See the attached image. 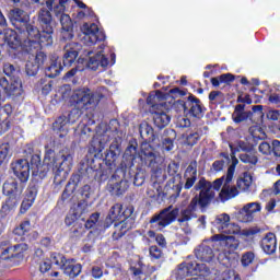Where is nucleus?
Instances as JSON below:
<instances>
[{
	"label": "nucleus",
	"instance_id": "obj_59",
	"mask_svg": "<svg viewBox=\"0 0 280 280\" xmlns=\"http://www.w3.org/2000/svg\"><path fill=\"white\" fill-rule=\"evenodd\" d=\"M237 163H240V160H237L235 155H232V164L228 167V173H226L228 183H231V180H233V176H235V167H237Z\"/></svg>",
	"mask_w": 280,
	"mask_h": 280
},
{
	"label": "nucleus",
	"instance_id": "obj_10",
	"mask_svg": "<svg viewBox=\"0 0 280 280\" xmlns=\"http://www.w3.org/2000/svg\"><path fill=\"white\" fill-rule=\"evenodd\" d=\"M70 102L78 110H89L97 106L95 94L88 93L85 90H75L70 97Z\"/></svg>",
	"mask_w": 280,
	"mask_h": 280
},
{
	"label": "nucleus",
	"instance_id": "obj_20",
	"mask_svg": "<svg viewBox=\"0 0 280 280\" xmlns=\"http://www.w3.org/2000/svg\"><path fill=\"white\" fill-rule=\"evenodd\" d=\"M9 20L14 25L15 30L19 31V27H23L24 25H27L30 23V15L25 10L15 7L10 10L9 12Z\"/></svg>",
	"mask_w": 280,
	"mask_h": 280
},
{
	"label": "nucleus",
	"instance_id": "obj_2",
	"mask_svg": "<svg viewBox=\"0 0 280 280\" xmlns=\"http://www.w3.org/2000/svg\"><path fill=\"white\" fill-rule=\"evenodd\" d=\"M192 191H199L189 202L186 209L182 210L180 218L177 222L183 224V222H189L194 218L195 211L198 207L201 211L208 209L213 202V192L211 191V184L207 182V178L201 177L198 183L194 186Z\"/></svg>",
	"mask_w": 280,
	"mask_h": 280
},
{
	"label": "nucleus",
	"instance_id": "obj_64",
	"mask_svg": "<svg viewBox=\"0 0 280 280\" xmlns=\"http://www.w3.org/2000/svg\"><path fill=\"white\" fill-rule=\"evenodd\" d=\"M221 279L222 280H242V278H240V275H235L234 270L223 271L221 275Z\"/></svg>",
	"mask_w": 280,
	"mask_h": 280
},
{
	"label": "nucleus",
	"instance_id": "obj_27",
	"mask_svg": "<svg viewBox=\"0 0 280 280\" xmlns=\"http://www.w3.org/2000/svg\"><path fill=\"white\" fill-rule=\"evenodd\" d=\"M4 196H7V199L2 203V207L0 210L1 219L10 215V211H12V209H16V207H19V202L21 201V197H16L13 195H4Z\"/></svg>",
	"mask_w": 280,
	"mask_h": 280
},
{
	"label": "nucleus",
	"instance_id": "obj_8",
	"mask_svg": "<svg viewBox=\"0 0 280 280\" xmlns=\"http://www.w3.org/2000/svg\"><path fill=\"white\" fill-rule=\"evenodd\" d=\"M139 154V142L137 139L132 138L129 141L128 147L122 155V161L116 170V174H121L122 178H126V172L135 166V161Z\"/></svg>",
	"mask_w": 280,
	"mask_h": 280
},
{
	"label": "nucleus",
	"instance_id": "obj_44",
	"mask_svg": "<svg viewBox=\"0 0 280 280\" xmlns=\"http://www.w3.org/2000/svg\"><path fill=\"white\" fill-rule=\"evenodd\" d=\"M50 261L55 266H58L61 270L65 268L66 264L69 261L67 257H65L63 254H60L58 252H54L50 254Z\"/></svg>",
	"mask_w": 280,
	"mask_h": 280
},
{
	"label": "nucleus",
	"instance_id": "obj_24",
	"mask_svg": "<svg viewBox=\"0 0 280 280\" xmlns=\"http://www.w3.org/2000/svg\"><path fill=\"white\" fill-rule=\"evenodd\" d=\"M135 225L132 223H128L127 221L120 220L119 222L114 224V232L112 234V240L114 242H119L124 235L128 233V231H132Z\"/></svg>",
	"mask_w": 280,
	"mask_h": 280
},
{
	"label": "nucleus",
	"instance_id": "obj_9",
	"mask_svg": "<svg viewBox=\"0 0 280 280\" xmlns=\"http://www.w3.org/2000/svg\"><path fill=\"white\" fill-rule=\"evenodd\" d=\"M178 218V208L172 209V206L160 211L159 214H154L150 219L151 229H156V231H161L165 229V226H170L172 222L176 221Z\"/></svg>",
	"mask_w": 280,
	"mask_h": 280
},
{
	"label": "nucleus",
	"instance_id": "obj_32",
	"mask_svg": "<svg viewBox=\"0 0 280 280\" xmlns=\"http://www.w3.org/2000/svg\"><path fill=\"white\" fill-rule=\"evenodd\" d=\"M238 194L240 191L237 190V188L235 186L231 187V182H228L225 177L224 185L219 194L220 200L222 202H226V200H231V198H235V196H237Z\"/></svg>",
	"mask_w": 280,
	"mask_h": 280
},
{
	"label": "nucleus",
	"instance_id": "obj_5",
	"mask_svg": "<svg viewBox=\"0 0 280 280\" xmlns=\"http://www.w3.org/2000/svg\"><path fill=\"white\" fill-rule=\"evenodd\" d=\"M172 110H175V113H178L179 115H188L196 119H202L205 113H207V107L202 105L200 98L189 93V96L175 101L172 105Z\"/></svg>",
	"mask_w": 280,
	"mask_h": 280
},
{
	"label": "nucleus",
	"instance_id": "obj_53",
	"mask_svg": "<svg viewBox=\"0 0 280 280\" xmlns=\"http://www.w3.org/2000/svg\"><path fill=\"white\" fill-rule=\"evenodd\" d=\"M201 137H202L201 130H197L192 133H189L186 137V145H190V148H194V145H196V143L200 141Z\"/></svg>",
	"mask_w": 280,
	"mask_h": 280
},
{
	"label": "nucleus",
	"instance_id": "obj_61",
	"mask_svg": "<svg viewBox=\"0 0 280 280\" xmlns=\"http://www.w3.org/2000/svg\"><path fill=\"white\" fill-rule=\"evenodd\" d=\"M10 154V144L9 142L0 144V165H3L8 161Z\"/></svg>",
	"mask_w": 280,
	"mask_h": 280
},
{
	"label": "nucleus",
	"instance_id": "obj_17",
	"mask_svg": "<svg viewBox=\"0 0 280 280\" xmlns=\"http://www.w3.org/2000/svg\"><path fill=\"white\" fill-rule=\"evenodd\" d=\"M259 211H261V203L249 202L238 211V220L244 224L253 222L255 220V213H259Z\"/></svg>",
	"mask_w": 280,
	"mask_h": 280
},
{
	"label": "nucleus",
	"instance_id": "obj_29",
	"mask_svg": "<svg viewBox=\"0 0 280 280\" xmlns=\"http://www.w3.org/2000/svg\"><path fill=\"white\" fill-rule=\"evenodd\" d=\"M25 187L19 185V182H5L2 186V194L4 196H15L21 198Z\"/></svg>",
	"mask_w": 280,
	"mask_h": 280
},
{
	"label": "nucleus",
	"instance_id": "obj_7",
	"mask_svg": "<svg viewBox=\"0 0 280 280\" xmlns=\"http://www.w3.org/2000/svg\"><path fill=\"white\" fill-rule=\"evenodd\" d=\"M30 246L25 243H20L13 246L0 245V261H9L10 266H19L25 257V252Z\"/></svg>",
	"mask_w": 280,
	"mask_h": 280
},
{
	"label": "nucleus",
	"instance_id": "obj_26",
	"mask_svg": "<svg viewBox=\"0 0 280 280\" xmlns=\"http://www.w3.org/2000/svg\"><path fill=\"white\" fill-rule=\"evenodd\" d=\"M260 246L267 255H273L277 252V235L269 232L260 242Z\"/></svg>",
	"mask_w": 280,
	"mask_h": 280
},
{
	"label": "nucleus",
	"instance_id": "obj_16",
	"mask_svg": "<svg viewBox=\"0 0 280 280\" xmlns=\"http://www.w3.org/2000/svg\"><path fill=\"white\" fill-rule=\"evenodd\" d=\"M80 49H82V45L80 43H68L63 47V57H62V66L61 67H73L75 60H78V56H80Z\"/></svg>",
	"mask_w": 280,
	"mask_h": 280
},
{
	"label": "nucleus",
	"instance_id": "obj_28",
	"mask_svg": "<svg viewBox=\"0 0 280 280\" xmlns=\"http://www.w3.org/2000/svg\"><path fill=\"white\" fill-rule=\"evenodd\" d=\"M108 65H109L108 58L102 55V52H97L95 56L90 57L86 63V67L88 69H91V71H97L100 67H103V69H106Z\"/></svg>",
	"mask_w": 280,
	"mask_h": 280
},
{
	"label": "nucleus",
	"instance_id": "obj_25",
	"mask_svg": "<svg viewBox=\"0 0 280 280\" xmlns=\"http://www.w3.org/2000/svg\"><path fill=\"white\" fill-rule=\"evenodd\" d=\"M130 187V182L128 179H120L119 182L107 184V191L110 196H124Z\"/></svg>",
	"mask_w": 280,
	"mask_h": 280
},
{
	"label": "nucleus",
	"instance_id": "obj_22",
	"mask_svg": "<svg viewBox=\"0 0 280 280\" xmlns=\"http://www.w3.org/2000/svg\"><path fill=\"white\" fill-rule=\"evenodd\" d=\"M61 270H63V275L68 277V279H78V277L82 275V264L78 262L75 258H68V261Z\"/></svg>",
	"mask_w": 280,
	"mask_h": 280
},
{
	"label": "nucleus",
	"instance_id": "obj_1",
	"mask_svg": "<svg viewBox=\"0 0 280 280\" xmlns=\"http://www.w3.org/2000/svg\"><path fill=\"white\" fill-rule=\"evenodd\" d=\"M117 152H119V144L113 142L106 151L104 160L93 161L92 165L85 168L88 178L96 180V183H106L114 172L113 176L121 174L117 173L116 161L119 156Z\"/></svg>",
	"mask_w": 280,
	"mask_h": 280
},
{
	"label": "nucleus",
	"instance_id": "obj_37",
	"mask_svg": "<svg viewBox=\"0 0 280 280\" xmlns=\"http://www.w3.org/2000/svg\"><path fill=\"white\" fill-rule=\"evenodd\" d=\"M54 18L51 16V12L47 9H40L38 13V23L42 28H54L51 25Z\"/></svg>",
	"mask_w": 280,
	"mask_h": 280
},
{
	"label": "nucleus",
	"instance_id": "obj_12",
	"mask_svg": "<svg viewBox=\"0 0 280 280\" xmlns=\"http://www.w3.org/2000/svg\"><path fill=\"white\" fill-rule=\"evenodd\" d=\"M81 30L84 34L83 39L85 45H97V43H104L106 40V33L100 30V26L95 23H84Z\"/></svg>",
	"mask_w": 280,
	"mask_h": 280
},
{
	"label": "nucleus",
	"instance_id": "obj_41",
	"mask_svg": "<svg viewBox=\"0 0 280 280\" xmlns=\"http://www.w3.org/2000/svg\"><path fill=\"white\" fill-rule=\"evenodd\" d=\"M121 218L124 222H128L129 224H133L137 222V213H135V206H122Z\"/></svg>",
	"mask_w": 280,
	"mask_h": 280
},
{
	"label": "nucleus",
	"instance_id": "obj_45",
	"mask_svg": "<svg viewBox=\"0 0 280 280\" xmlns=\"http://www.w3.org/2000/svg\"><path fill=\"white\" fill-rule=\"evenodd\" d=\"M223 242L228 253H235V250L240 248V240L235 236H225Z\"/></svg>",
	"mask_w": 280,
	"mask_h": 280
},
{
	"label": "nucleus",
	"instance_id": "obj_58",
	"mask_svg": "<svg viewBox=\"0 0 280 280\" xmlns=\"http://www.w3.org/2000/svg\"><path fill=\"white\" fill-rule=\"evenodd\" d=\"M59 21L62 30H73V21L71 20V16H69V14L61 13Z\"/></svg>",
	"mask_w": 280,
	"mask_h": 280
},
{
	"label": "nucleus",
	"instance_id": "obj_56",
	"mask_svg": "<svg viewBox=\"0 0 280 280\" xmlns=\"http://www.w3.org/2000/svg\"><path fill=\"white\" fill-rule=\"evenodd\" d=\"M253 115V112H234L232 114V119L234 124H242V121H246Z\"/></svg>",
	"mask_w": 280,
	"mask_h": 280
},
{
	"label": "nucleus",
	"instance_id": "obj_55",
	"mask_svg": "<svg viewBox=\"0 0 280 280\" xmlns=\"http://www.w3.org/2000/svg\"><path fill=\"white\" fill-rule=\"evenodd\" d=\"M148 235L151 238H155L158 246H160L161 248H167V241L165 240V236L163 234H156V232L150 230L148 232Z\"/></svg>",
	"mask_w": 280,
	"mask_h": 280
},
{
	"label": "nucleus",
	"instance_id": "obj_49",
	"mask_svg": "<svg viewBox=\"0 0 280 280\" xmlns=\"http://www.w3.org/2000/svg\"><path fill=\"white\" fill-rule=\"evenodd\" d=\"M101 215L102 214L100 212L92 213L83 225L85 226V230L91 231V229H95L96 224L100 222Z\"/></svg>",
	"mask_w": 280,
	"mask_h": 280
},
{
	"label": "nucleus",
	"instance_id": "obj_4",
	"mask_svg": "<svg viewBox=\"0 0 280 280\" xmlns=\"http://www.w3.org/2000/svg\"><path fill=\"white\" fill-rule=\"evenodd\" d=\"M140 137L143 139L141 143V149L139 153L140 167H156L159 165V154H156V149L150 145V143H154L156 140V136L154 135V128L150 125H145L144 127H140Z\"/></svg>",
	"mask_w": 280,
	"mask_h": 280
},
{
	"label": "nucleus",
	"instance_id": "obj_11",
	"mask_svg": "<svg viewBox=\"0 0 280 280\" xmlns=\"http://www.w3.org/2000/svg\"><path fill=\"white\" fill-rule=\"evenodd\" d=\"M21 95H23V85H21V82L16 80L8 81L5 78L0 79V106L8 97L15 100V97H21Z\"/></svg>",
	"mask_w": 280,
	"mask_h": 280
},
{
	"label": "nucleus",
	"instance_id": "obj_15",
	"mask_svg": "<svg viewBox=\"0 0 280 280\" xmlns=\"http://www.w3.org/2000/svg\"><path fill=\"white\" fill-rule=\"evenodd\" d=\"M194 253L199 261H205L206 264L213 261L215 258V253L213 252V241H203L195 248Z\"/></svg>",
	"mask_w": 280,
	"mask_h": 280
},
{
	"label": "nucleus",
	"instance_id": "obj_57",
	"mask_svg": "<svg viewBox=\"0 0 280 280\" xmlns=\"http://www.w3.org/2000/svg\"><path fill=\"white\" fill-rule=\"evenodd\" d=\"M25 71L27 75L34 77L38 75V71H40V68L39 66H37V63H35V61L30 60L26 62Z\"/></svg>",
	"mask_w": 280,
	"mask_h": 280
},
{
	"label": "nucleus",
	"instance_id": "obj_36",
	"mask_svg": "<svg viewBox=\"0 0 280 280\" xmlns=\"http://www.w3.org/2000/svg\"><path fill=\"white\" fill-rule=\"evenodd\" d=\"M176 140V130L166 129L164 130V138L162 140V150L172 152L174 150V141Z\"/></svg>",
	"mask_w": 280,
	"mask_h": 280
},
{
	"label": "nucleus",
	"instance_id": "obj_40",
	"mask_svg": "<svg viewBox=\"0 0 280 280\" xmlns=\"http://www.w3.org/2000/svg\"><path fill=\"white\" fill-rule=\"evenodd\" d=\"M4 42L11 49H19V47H23V42L21 43L19 34H16L14 31H11L4 35Z\"/></svg>",
	"mask_w": 280,
	"mask_h": 280
},
{
	"label": "nucleus",
	"instance_id": "obj_18",
	"mask_svg": "<svg viewBox=\"0 0 280 280\" xmlns=\"http://www.w3.org/2000/svg\"><path fill=\"white\" fill-rule=\"evenodd\" d=\"M11 170L20 182L27 183V180H30V170L32 168L27 160H18L15 163L11 164Z\"/></svg>",
	"mask_w": 280,
	"mask_h": 280
},
{
	"label": "nucleus",
	"instance_id": "obj_30",
	"mask_svg": "<svg viewBox=\"0 0 280 280\" xmlns=\"http://www.w3.org/2000/svg\"><path fill=\"white\" fill-rule=\"evenodd\" d=\"M121 211H124V205L119 202L110 207L109 212L105 219L107 226L115 224V222L121 221Z\"/></svg>",
	"mask_w": 280,
	"mask_h": 280
},
{
	"label": "nucleus",
	"instance_id": "obj_31",
	"mask_svg": "<svg viewBox=\"0 0 280 280\" xmlns=\"http://www.w3.org/2000/svg\"><path fill=\"white\" fill-rule=\"evenodd\" d=\"M154 94H149V96L147 97V104L149 106H154V105H159V104H164L165 106V100H167V97H170V95H172L168 92H163L161 90H156L155 92H153Z\"/></svg>",
	"mask_w": 280,
	"mask_h": 280
},
{
	"label": "nucleus",
	"instance_id": "obj_34",
	"mask_svg": "<svg viewBox=\"0 0 280 280\" xmlns=\"http://www.w3.org/2000/svg\"><path fill=\"white\" fill-rule=\"evenodd\" d=\"M18 32L20 34H26V40H38V36H40L38 27L32 25L30 22L19 27Z\"/></svg>",
	"mask_w": 280,
	"mask_h": 280
},
{
	"label": "nucleus",
	"instance_id": "obj_63",
	"mask_svg": "<svg viewBox=\"0 0 280 280\" xmlns=\"http://www.w3.org/2000/svg\"><path fill=\"white\" fill-rule=\"evenodd\" d=\"M255 261V253L253 252H246L242 255L241 264L244 266V268L250 266Z\"/></svg>",
	"mask_w": 280,
	"mask_h": 280
},
{
	"label": "nucleus",
	"instance_id": "obj_50",
	"mask_svg": "<svg viewBox=\"0 0 280 280\" xmlns=\"http://www.w3.org/2000/svg\"><path fill=\"white\" fill-rule=\"evenodd\" d=\"M208 100L211 104L220 105L224 102V93L222 91H211Z\"/></svg>",
	"mask_w": 280,
	"mask_h": 280
},
{
	"label": "nucleus",
	"instance_id": "obj_54",
	"mask_svg": "<svg viewBox=\"0 0 280 280\" xmlns=\"http://www.w3.org/2000/svg\"><path fill=\"white\" fill-rule=\"evenodd\" d=\"M12 115H7L3 118H0V137L1 135H5L8 130L12 128V119H10Z\"/></svg>",
	"mask_w": 280,
	"mask_h": 280
},
{
	"label": "nucleus",
	"instance_id": "obj_6",
	"mask_svg": "<svg viewBox=\"0 0 280 280\" xmlns=\"http://www.w3.org/2000/svg\"><path fill=\"white\" fill-rule=\"evenodd\" d=\"M54 45V28H42L37 40L24 39L22 49L26 54H33V51H40L43 47H51Z\"/></svg>",
	"mask_w": 280,
	"mask_h": 280
},
{
	"label": "nucleus",
	"instance_id": "obj_33",
	"mask_svg": "<svg viewBox=\"0 0 280 280\" xmlns=\"http://www.w3.org/2000/svg\"><path fill=\"white\" fill-rule=\"evenodd\" d=\"M40 163V154L35 153L31 156L32 176H34V178H36L37 180H44L45 178L40 175V171L43 170V164Z\"/></svg>",
	"mask_w": 280,
	"mask_h": 280
},
{
	"label": "nucleus",
	"instance_id": "obj_47",
	"mask_svg": "<svg viewBox=\"0 0 280 280\" xmlns=\"http://www.w3.org/2000/svg\"><path fill=\"white\" fill-rule=\"evenodd\" d=\"M230 150L232 154H235V152H250L253 150V145L244 140H240L236 148H233V144H230Z\"/></svg>",
	"mask_w": 280,
	"mask_h": 280
},
{
	"label": "nucleus",
	"instance_id": "obj_43",
	"mask_svg": "<svg viewBox=\"0 0 280 280\" xmlns=\"http://www.w3.org/2000/svg\"><path fill=\"white\" fill-rule=\"evenodd\" d=\"M238 159L242 163H246L248 165H256L257 163H259L257 152H255L254 150L240 154Z\"/></svg>",
	"mask_w": 280,
	"mask_h": 280
},
{
	"label": "nucleus",
	"instance_id": "obj_38",
	"mask_svg": "<svg viewBox=\"0 0 280 280\" xmlns=\"http://www.w3.org/2000/svg\"><path fill=\"white\" fill-rule=\"evenodd\" d=\"M32 230L30 220L22 221L19 226L13 230V234L20 237L21 242H25V235Z\"/></svg>",
	"mask_w": 280,
	"mask_h": 280
},
{
	"label": "nucleus",
	"instance_id": "obj_13",
	"mask_svg": "<svg viewBox=\"0 0 280 280\" xmlns=\"http://www.w3.org/2000/svg\"><path fill=\"white\" fill-rule=\"evenodd\" d=\"M212 226L218 233H224L225 235H237L240 233V225L231 223V215L226 213L217 215Z\"/></svg>",
	"mask_w": 280,
	"mask_h": 280
},
{
	"label": "nucleus",
	"instance_id": "obj_39",
	"mask_svg": "<svg viewBox=\"0 0 280 280\" xmlns=\"http://www.w3.org/2000/svg\"><path fill=\"white\" fill-rule=\"evenodd\" d=\"M62 71V63L58 62V59H51L49 67L45 69V75L47 78H58Z\"/></svg>",
	"mask_w": 280,
	"mask_h": 280
},
{
	"label": "nucleus",
	"instance_id": "obj_42",
	"mask_svg": "<svg viewBox=\"0 0 280 280\" xmlns=\"http://www.w3.org/2000/svg\"><path fill=\"white\" fill-rule=\"evenodd\" d=\"M86 234V228L80 222H75L69 231L71 240H81Z\"/></svg>",
	"mask_w": 280,
	"mask_h": 280
},
{
	"label": "nucleus",
	"instance_id": "obj_51",
	"mask_svg": "<svg viewBox=\"0 0 280 280\" xmlns=\"http://www.w3.org/2000/svg\"><path fill=\"white\" fill-rule=\"evenodd\" d=\"M105 144L102 140L93 138L90 144V152L94 154H101L104 151Z\"/></svg>",
	"mask_w": 280,
	"mask_h": 280
},
{
	"label": "nucleus",
	"instance_id": "obj_60",
	"mask_svg": "<svg viewBox=\"0 0 280 280\" xmlns=\"http://www.w3.org/2000/svg\"><path fill=\"white\" fill-rule=\"evenodd\" d=\"M32 54H36L33 60L35 61V65L39 66V69H43V67H45V62H47V54L40 50L33 51Z\"/></svg>",
	"mask_w": 280,
	"mask_h": 280
},
{
	"label": "nucleus",
	"instance_id": "obj_46",
	"mask_svg": "<svg viewBox=\"0 0 280 280\" xmlns=\"http://www.w3.org/2000/svg\"><path fill=\"white\" fill-rule=\"evenodd\" d=\"M174 275L176 280H183L186 277H190L191 273H189V269L187 268V261L179 264Z\"/></svg>",
	"mask_w": 280,
	"mask_h": 280
},
{
	"label": "nucleus",
	"instance_id": "obj_35",
	"mask_svg": "<svg viewBox=\"0 0 280 280\" xmlns=\"http://www.w3.org/2000/svg\"><path fill=\"white\" fill-rule=\"evenodd\" d=\"M186 268H188V272L190 276L198 275L202 272V275H211V268L206 264H198L196 261H186Z\"/></svg>",
	"mask_w": 280,
	"mask_h": 280
},
{
	"label": "nucleus",
	"instance_id": "obj_52",
	"mask_svg": "<svg viewBox=\"0 0 280 280\" xmlns=\"http://www.w3.org/2000/svg\"><path fill=\"white\" fill-rule=\"evenodd\" d=\"M74 3L78 5V8H81V10H88V14L84 11H79L77 13V19H84V16H93V10L89 9V7L80 1V0H73Z\"/></svg>",
	"mask_w": 280,
	"mask_h": 280
},
{
	"label": "nucleus",
	"instance_id": "obj_48",
	"mask_svg": "<svg viewBox=\"0 0 280 280\" xmlns=\"http://www.w3.org/2000/svg\"><path fill=\"white\" fill-rule=\"evenodd\" d=\"M147 176H148V173L145 172V170H143L141 167H137V172L133 176V185L136 187H141L143 185V183H145Z\"/></svg>",
	"mask_w": 280,
	"mask_h": 280
},
{
	"label": "nucleus",
	"instance_id": "obj_14",
	"mask_svg": "<svg viewBox=\"0 0 280 280\" xmlns=\"http://www.w3.org/2000/svg\"><path fill=\"white\" fill-rule=\"evenodd\" d=\"M163 108H165V103L152 105L149 109L153 115V124L155 128H159V130H163V128L168 126L170 121H172V117H170L167 113L163 112Z\"/></svg>",
	"mask_w": 280,
	"mask_h": 280
},
{
	"label": "nucleus",
	"instance_id": "obj_62",
	"mask_svg": "<svg viewBox=\"0 0 280 280\" xmlns=\"http://www.w3.org/2000/svg\"><path fill=\"white\" fill-rule=\"evenodd\" d=\"M149 255L152 261H156V259H161L163 257V249L159 248L156 245H152L149 247Z\"/></svg>",
	"mask_w": 280,
	"mask_h": 280
},
{
	"label": "nucleus",
	"instance_id": "obj_3",
	"mask_svg": "<svg viewBox=\"0 0 280 280\" xmlns=\"http://www.w3.org/2000/svg\"><path fill=\"white\" fill-rule=\"evenodd\" d=\"M45 156L43 161V166L40 171V176L42 178H47L48 174H54L55 175V183L60 184L62 183V179L58 180V177L60 174H69L71 172V167L73 165V156L71 154L68 155H62L61 156V162L56 156V151L54 149H49V147H45Z\"/></svg>",
	"mask_w": 280,
	"mask_h": 280
},
{
	"label": "nucleus",
	"instance_id": "obj_19",
	"mask_svg": "<svg viewBox=\"0 0 280 280\" xmlns=\"http://www.w3.org/2000/svg\"><path fill=\"white\" fill-rule=\"evenodd\" d=\"M82 180V176L80 174H72L69 182L67 183L60 200L61 202L69 203L70 200H73V194H75V189H78V185H80V182Z\"/></svg>",
	"mask_w": 280,
	"mask_h": 280
},
{
	"label": "nucleus",
	"instance_id": "obj_21",
	"mask_svg": "<svg viewBox=\"0 0 280 280\" xmlns=\"http://www.w3.org/2000/svg\"><path fill=\"white\" fill-rule=\"evenodd\" d=\"M36 196H38V187L36 185H30L26 189V195L20 206V213H27L34 202H36Z\"/></svg>",
	"mask_w": 280,
	"mask_h": 280
},
{
	"label": "nucleus",
	"instance_id": "obj_23",
	"mask_svg": "<svg viewBox=\"0 0 280 280\" xmlns=\"http://www.w3.org/2000/svg\"><path fill=\"white\" fill-rule=\"evenodd\" d=\"M79 117L80 115L75 114V110L70 112L68 116H59L52 124V130L55 132H65V126L67 124H75Z\"/></svg>",
	"mask_w": 280,
	"mask_h": 280
}]
</instances>
